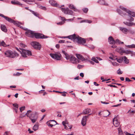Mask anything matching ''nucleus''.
Wrapping results in <instances>:
<instances>
[{
  "instance_id": "62",
  "label": "nucleus",
  "mask_w": 135,
  "mask_h": 135,
  "mask_svg": "<svg viewBox=\"0 0 135 135\" xmlns=\"http://www.w3.org/2000/svg\"><path fill=\"white\" fill-rule=\"evenodd\" d=\"M74 80H78L79 79V76H77L74 78Z\"/></svg>"
},
{
  "instance_id": "21",
  "label": "nucleus",
  "mask_w": 135,
  "mask_h": 135,
  "mask_svg": "<svg viewBox=\"0 0 135 135\" xmlns=\"http://www.w3.org/2000/svg\"><path fill=\"white\" fill-rule=\"evenodd\" d=\"M97 2L100 4L108 6V4L106 3L104 0H99Z\"/></svg>"
},
{
  "instance_id": "13",
  "label": "nucleus",
  "mask_w": 135,
  "mask_h": 135,
  "mask_svg": "<svg viewBox=\"0 0 135 135\" xmlns=\"http://www.w3.org/2000/svg\"><path fill=\"white\" fill-rule=\"evenodd\" d=\"M118 116H115L114 118L113 119V123L114 126L115 127H118L119 124V122L118 121Z\"/></svg>"
},
{
  "instance_id": "28",
  "label": "nucleus",
  "mask_w": 135,
  "mask_h": 135,
  "mask_svg": "<svg viewBox=\"0 0 135 135\" xmlns=\"http://www.w3.org/2000/svg\"><path fill=\"white\" fill-rule=\"evenodd\" d=\"M11 3L13 4H20L21 3L17 1H12Z\"/></svg>"
},
{
  "instance_id": "57",
  "label": "nucleus",
  "mask_w": 135,
  "mask_h": 135,
  "mask_svg": "<svg viewBox=\"0 0 135 135\" xmlns=\"http://www.w3.org/2000/svg\"><path fill=\"white\" fill-rule=\"evenodd\" d=\"M94 84L95 85L97 86H98L99 85V84H97L95 82H94Z\"/></svg>"
},
{
  "instance_id": "45",
  "label": "nucleus",
  "mask_w": 135,
  "mask_h": 135,
  "mask_svg": "<svg viewBox=\"0 0 135 135\" xmlns=\"http://www.w3.org/2000/svg\"><path fill=\"white\" fill-rule=\"evenodd\" d=\"M68 14L72 15L73 14V12L70 10L68 9Z\"/></svg>"
},
{
  "instance_id": "29",
  "label": "nucleus",
  "mask_w": 135,
  "mask_h": 135,
  "mask_svg": "<svg viewBox=\"0 0 135 135\" xmlns=\"http://www.w3.org/2000/svg\"><path fill=\"white\" fill-rule=\"evenodd\" d=\"M38 124H35L33 126L32 129L35 131H36L38 129Z\"/></svg>"
},
{
  "instance_id": "26",
  "label": "nucleus",
  "mask_w": 135,
  "mask_h": 135,
  "mask_svg": "<svg viewBox=\"0 0 135 135\" xmlns=\"http://www.w3.org/2000/svg\"><path fill=\"white\" fill-rule=\"evenodd\" d=\"M69 7L70 9L73 10L74 11H77V10L75 9V7L72 4H69L68 6Z\"/></svg>"
},
{
  "instance_id": "59",
  "label": "nucleus",
  "mask_w": 135,
  "mask_h": 135,
  "mask_svg": "<svg viewBox=\"0 0 135 135\" xmlns=\"http://www.w3.org/2000/svg\"><path fill=\"white\" fill-rule=\"evenodd\" d=\"M115 42H118L119 44L120 43V41L118 39L116 40L115 41Z\"/></svg>"
},
{
  "instance_id": "52",
  "label": "nucleus",
  "mask_w": 135,
  "mask_h": 135,
  "mask_svg": "<svg viewBox=\"0 0 135 135\" xmlns=\"http://www.w3.org/2000/svg\"><path fill=\"white\" fill-rule=\"evenodd\" d=\"M126 81H128V82H130L132 81V80H130L128 78H126L125 79Z\"/></svg>"
},
{
  "instance_id": "43",
  "label": "nucleus",
  "mask_w": 135,
  "mask_h": 135,
  "mask_svg": "<svg viewBox=\"0 0 135 135\" xmlns=\"http://www.w3.org/2000/svg\"><path fill=\"white\" fill-rule=\"evenodd\" d=\"M130 54L132 56H135V52H134L131 51Z\"/></svg>"
},
{
  "instance_id": "34",
  "label": "nucleus",
  "mask_w": 135,
  "mask_h": 135,
  "mask_svg": "<svg viewBox=\"0 0 135 135\" xmlns=\"http://www.w3.org/2000/svg\"><path fill=\"white\" fill-rule=\"evenodd\" d=\"M30 11L31 12V13L34 15L36 17H38L39 16V14L37 12H36L30 10Z\"/></svg>"
},
{
  "instance_id": "46",
  "label": "nucleus",
  "mask_w": 135,
  "mask_h": 135,
  "mask_svg": "<svg viewBox=\"0 0 135 135\" xmlns=\"http://www.w3.org/2000/svg\"><path fill=\"white\" fill-rule=\"evenodd\" d=\"M111 63L112 65L114 66H118L119 65V64L117 63L116 62H111Z\"/></svg>"
},
{
  "instance_id": "5",
  "label": "nucleus",
  "mask_w": 135,
  "mask_h": 135,
  "mask_svg": "<svg viewBox=\"0 0 135 135\" xmlns=\"http://www.w3.org/2000/svg\"><path fill=\"white\" fill-rule=\"evenodd\" d=\"M127 20L129 22H128L126 21L123 22V23L126 26H131L133 25H135V23L132 22L134 20V18L132 17H127Z\"/></svg>"
},
{
  "instance_id": "38",
  "label": "nucleus",
  "mask_w": 135,
  "mask_h": 135,
  "mask_svg": "<svg viewBox=\"0 0 135 135\" xmlns=\"http://www.w3.org/2000/svg\"><path fill=\"white\" fill-rule=\"evenodd\" d=\"M128 32H129L130 34L132 35L134 34L135 32L134 30H128Z\"/></svg>"
},
{
  "instance_id": "25",
  "label": "nucleus",
  "mask_w": 135,
  "mask_h": 135,
  "mask_svg": "<svg viewBox=\"0 0 135 135\" xmlns=\"http://www.w3.org/2000/svg\"><path fill=\"white\" fill-rule=\"evenodd\" d=\"M117 12L121 15L123 16L126 15V13L122 11L120 9H117Z\"/></svg>"
},
{
  "instance_id": "58",
  "label": "nucleus",
  "mask_w": 135,
  "mask_h": 135,
  "mask_svg": "<svg viewBox=\"0 0 135 135\" xmlns=\"http://www.w3.org/2000/svg\"><path fill=\"white\" fill-rule=\"evenodd\" d=\"M101 103L105 104H108L109 103L106 102H104L103 101H101Z\"/></svg>"
},
{
  "instance_id": "22",
  "label": "nucleus",
  "mask_w": 135,
  "mask_h": 135,
  "mask_svg": "<svg viewBox=\"0 0 135 135\" xmlns=\"http://www.w3.org/2000/svg\"><path fill=\"white\" fill-rule=\"evenodd\" d=\"M60 17L61 18L60 19L62 20V21L59 22L57 23V24L58 25H61L63 24L65 22V21L66 20L64 17H62L60 16Z\"/></svg>"
},
{
  "instance_id": "42",
  "label": "nucleus",
  "mask_w": 135,
  "mask_h": 135,
  "mask_svg": "<svg viewBox=\"0 0 135 135\" xmlns=\"http://www.w3.org/2000/svg\"><path fill=\"white\" fill-rule=\"evenodd\" d=\"M117 73L118 74L120 75L122 74L123 72L120 70V69H119L117 70Z\"/></svg>"
},
{
  "instance_id": "8",
  "label": "nucleus",
  "mask_w": 135,
  "mask_h": 135,
  "mask_svg": "<svg viewBox=\"0 0 135 135\" xmlns=\"http://www.w3.org/2000/svg\"><path fill=\"white\" fill-rule=\"evenodd\" d=\"M29 117L32 123L35 122L37 120L38 117L36 113H33L30 114Z\"/></svg>"
},
{
  "instance_id": "17",
  "label": "nucleus",
  "mask_w": 135,
  "mask_h": 135,
  "mask_svg": "<svg viewBox=\"0 0 135 135\" xmlns=\"http://www.w3.org/2000/svg\"><path fill=\"white\" fill-rule=\"evenodd\" d=\"M119 30L124 34H127L128 31V29L122 27H119Z\"/></svg>"
},
{
  "instance_id": "19",
  "label": "nucleus",
  "mask_w": 135,
  "mask_h": 135,
  "mask_svg": "<svg viewBox=\"0 0 135 135\" xmlns=\"http://www.w3.org/2000/svg\"><path fill=\"white\" fill-rule=\"evenodd\" d=\"M78 35H76L75 34L72 35H70L68 36V38L71 40H73L74 41H75L76 40V38H77Z\"/></svg>"
},
{
  "instance_id": "47",
  "label": "nucleus",
  "mask_w": 135,
  "mask_h": 135,
  "mask_svg": "<svg viewBox=\"0 0 135 135\" xmlns=\"http://www.w3.org/2000/svg\"><path fill=\"white\" fill-rule=\"evenodd\" d=\"M20 46L22 47H25L26 46V45L23 44L21 43L20 44Z\"/></svg>"
},
{
  "instance_id": "32",
  "label": "nucleus",
  "mask_w": 135,
  "mask_h": 135,
  "mask_svg": "<svg viewBox=\"0 0 135 135\" xmlns=\"http://www.w3.org/2000/svg\"><path fill=\"white\" fill-rule=\"evenodd\" d=\"M9 45H6L4 41H2L0 42V46H2L4 47H7Z\"/></svg>"
},
{
  "instance_id": "1",
  "label": "nucleus",
  "mask_w": 135,
  "mask_h": 135,
  "mask_svg": "<svg viewBox=\"0 0 135 135\" xmlns=\"http://www.w3.org/2000/svg\"><path fill=\"white\" fill-rule=\"evenodd\" d=\"M49 2L52 6L60 8L62 12L65 14H68V8H65L61 7H62L64 6V5L60 6L54 0H49Z\"/></svg>"
},
{
  "instance_id": "63",
  "label": "nucleus",
  "mask_w": 135,
  "mask_h": 135,
  "mask_svg": "<svg viewBox=\"0 0 135 135\" xmlns=\"http://www.w3.org/2000/svg\"><path fill=\"white\" fill-rule=\"evenodd\" d=\"M56 47L57 49H59L60 47V45L59 44H57L56 45Z\"/></svg>"
},
{
  "instance_id": "27",
  "label": "nucleus",
  "mask_w": 135,
  "mask_h": 135,
  "mask_svg": "<svg viewBox=\"0 0 135 135\" xmlns=\"http://www.w3.org/2000/svg\"><path fill=\"white\" fill-rule=\"evenodd\" d=\"M115 59L117 60V61L119 63H121L123 60V57H121L119 58H116Z\"/></svg>"
},
{
  "instance_id": "14",
  "label": "nucleus",
  "mask_w": 135,
  "mask_h": 135,
  "mask_svg": "<svg viewBox=\"0 0 135 135\" xmlns=\"http://www.w3.org/2000/svg\"><path fill=\"white\" fill-rule=\"evenodd\" d=\"M26 36L29 37H34V33L32 31L27 30L25 32Z\"/></svg>"
},
{
  "instance_id": "18",
  "label": "nucleus",
  "mask_w": 135,
  "mask_h": 135,
  "mask_svg": "<svg viewBox=\"0 0 135 135\" xmlns=\"http://www.w3.org/2000/svg\"><path fill=\"white\" fill-rule=\"evenodd\" d=\"M87 119V117H86V115L83 117V118L81 121V124L83 126L85 125Z\"/></svg>"
},
{
  "instance_id": "44",
  "label": "nucleus",
  "mask_w": 135,
  "mask_h": 135,
  "mask_svg": "<svg viewBox=\"0 0 135 135\" xmlns=\"http://www.w3.org/2000/svg\"><path fill=\"white\" fill-rule=\"evenodd\" d=\"M25 106L20 107V109L21 112L23 110H24L25 109Z\"/></svg>"
},
{
  "instance_id": "60",
  "label": "nucleus",
  "mask_w": 135,
  "mask_h": 135,
  "mask_svg": "<svg viewBox=\"0 0 135 135\" xmlns=\"http://www.w3.org/2000/svg\"><path fill=\"white\" fill-rule=\"evenodd\" d=\"M125 134L126 135H133L134 134H131L128 133L127 132H126L125 133Z\"/></svg>"
},
{
  "instance_id": "49",
  "label": "nucleus",
  "mask_w": 135,
  "mask_h": 135,
  "mask_svg": "<svg viewBox=\"0 0 135 135\" xmlns=\"http://www.w3.org/2000/svg\"><path fill=\"white\" fill-rule=\"evenodd\" d=\"M13 106L15 108H18V104L16 103L13 104Z\"/></svg>"
},
{
  "instance_id": "35",
  "label": "nucleus",
  "mask_w": 135,
  "mask_h": 135,
  "mask_svg": "<svg viewBox=\"0 0 135 135\" xmlns=\"http://www.w3.org/2000/svg\"><path fill=\"white\" fill-rule=\"evenodd\" d=\"M67 124V123L66 122V121H63L62 122V124L64 126L65 128L66 129H67V127L66 125Z\"/></svg>"
},
{
  "instance_id": "4",
  "label": "nucleus",
  "mask_w": 135,
  "mask_h": 135,
  "mask_svg": "<svg viewBox=\"0 0 135 135\" xmlns=\"http://www.w3.org/2000/svg\"><path fill=\"white\" fill-rule=\"evenodd\" d=\"M4 54L6 56L11 58H13L18 55V54L13 52L11 51L8 50L4 52Z\"/></svg>"
},
{
  "instance_id": "2",
  "label": "nucleus",
  "mask_w": 135,
  "mask_h": 135,
  "mask_svg": "<svg viewBox=\"0 0 135 135\" xmlns=\"http://www.w3.org/2000/svg\"><path fill=\"white\" fill-rule=\"evenodd\" d=\"M16 48L17 51L20 52L22 57H27L28 56L32 55L31 52L29 50L19 48V49L17 47H16Z\"/></svg>"
},
{
  "instance_id": "11",
  "label": "nucleus",
  "mask_w": 135,
  "mask_h": 135,
  "mask_svg": "<svg viewBox=\"0 0 135 135\" xmlns=\"http://www.w3.org/2000/svg\"><path fill=\"white\" fill-rule=\"evenodd\" d=\"M76 41L78 43L80 44H84L85 43L86 41L84 38H82L78 36H77V38H76Z\"/></svg>"
},
{
  "instance_id": "61",
  "label": "nucleus",
  "mask_w": 135,
  "mask_h": 135,
  "mask_svg": "<svg viewBox=\"0 0 135 135\" xmlns=\"http://www.w3.org/2000/svg\"><path fill=\"white\" fill-rule=\"evenodd\" d=\"M80 75L82 77H83L84 76V74L83 73H81L80 74Z\"/></svg>"
},
{
  "instance_id": "33",
  "label": "nucleus",
  "mask_w": 135,
  "mask_h": 135,
  "mask_svg": "<svg viewBox=\"0 0 135 135\" xmlns=\"http://www.w3.org/2000/svg\"><path fill=\"white\" fill-rule=\"evenodd\" d=\"M50 121H51V122H54L56 123V124H55L53 125L52 124H50V123H48V124H47L48 126H50L51 127H52L53 126H54V125H55L56 124H57L56 123V122L55 121V120H51Z\"/></svg>"
},
{
  "instance_id": "54",
  "label": "nucleus",
  "mask_w": 135,
  "mask_h": 135,
  "mask_svg": "<svg viewBox=\"0 0 135 135\" xmlns=\"http://www.w3.org/2000/svg\"><path fill=\"white\" fill-rule=\"evenodd\" d=\"M28 131L29 132V133H32L33 132V131H31L30 128L28 129Z\"/></svg>"
},
{
  "instance_id": "41",
  "label": "nucleus",
  "mask_w": 135,
  "mask_h": 135,
  "mask_svg": "<svg viewBox=\"0 0 135 135\" xmlns=\"http://www.w3.org/2000/svg\"><path fill=\"white\" fill-rule=\"evenodd\" d=\"M131 110H129L128 112L127 113H129L130 114H131L132 113V115H133V114L135 113V110H133L130 111Z\"/></svg>"
},
{
  "instance_id": "30",
  "label": "nucleus",
  "mask_w": 135,
  "mask_h": 135,
  "mask_svg": "<svg viewBox=\"0 0 135 135\" xmlns=\"http://www.w3.org/2000/svg\"><path fill=\"white\" fill-rule=\"evenodd\" d=\"M123 60L124 61V62L127 64L129 63V60L128 59L127 57L126 56H124L123 57Z\"/></svg>"
},
{
  "instance_id": "37",
  "label": "nucleus",
  "mask_w": 135,
  "mask_h": 135,
  "mask_svg": "<svg viewBox=\"0 0 135 135\" xmlns=\"http://www.w3.org/2000/svg\"><path fill=\"white\" fill-rule=\"evenodd\" d=\"M127 47L129 48H135V45L134 44H132L130 45H128Z\"/></svg>"
},
{
  "instance_id": "24",
  "label": "nucleus",
  "mask_w": 135,
  "mask_h": 135,
  "mask_svg": "<svg viewBox=\"0 0 135 135\" xmlns=\"http://www.w3.org/2000/svg\"><path fill=\"white\" fill-rule=\"evenodd\" d=\"M1 28L2 30L4 32H6L7 31V29L4 25H2L1 26Z\"/></svg>"
},
{
  "instance_id": "48",
  "label": "nucleus",
  "mask_w": 135,
  "mask_h": 135,
  "mask_svg": "<svg viewBox=\"0 0 135 135\" xmlns=\"http://www.w3.org/2000/svg\"><path fill=\"white\" fill-rule=\"evenodd\" d=\"M31 111L30 110H28L27 113L25 115L27 116L28 117H29V114L30 113H31Z\"/></svg>"
},
{
  "instance_id": "31",
  "label": "nucleus",
  "mask_w": 135,
  "mask_h": 135,
  "mask_svg": "<svg viewBox=\"0 0 135 135\" xmlns=\"http://www.w3.org/2000/svg\"><path fill=\"white\" fill-rule=\"evenodd\" d=\"M92 21L89 20H82L80 22V23H83V22H86V23H91L92 22Z\"/></svg>"
},
{
  "instance_id": "55",
  "label": "nucleus",
  "mask_w": 135,
  "mask_h": 135,
  "mask_svg": "<svg viewBox=\"0 0 135 135\" xmlns=\"http://www.w3.org/2000/svg\"><path fill=\"white\" fill-rule=\"evenodd\" d=\"M65 41L64 40H60L59 41V43H64Z\"/></svg>"
},
{
  "instance_id": "23",
  "label": "nucleus",
  "mask_w": 135,
  "mask_h": 135,
  "mask_svg": "<svg viewBox=\"0 0 135 135\" xmlns=\"http://www.w3.org/2000/svg\"><path fill=\"white\" fill-rule=\"evenodd\" d=\"M91 112V109L88 108L84 110H83V112L82 113L84 114H86L89 113H90Z\"/></svg>"
},
{
  "instance_id": "3",
  "label": "nucleus",
  "mask_w": 135,
  "mask_h": 135,
  "mask_svg": "<svg viewBox=\"0 0 135 135\" xmlns=\"http://www.w3.org/2000/svg\"><path fill=\"white\" fill-rule=\"evenodd\" d=\"M0 16L4 18L6 20L8 21L9 22L13 23L14 24V25L16 26H17L18 27H20L21 28L24 29L22 26H20V25L21 23L20 22L17 21H14L12 19L0 13Z\"/></svg>"
},
{
  "instance_id": "12",
  "label": "nucleus",
  "mask_w": 135,
  "mask_h": 135,
  "mask_svg": "<svg viewBox=\"0 0 135 135\" xmlns=\"http://www.w3.org/2000/svg\"><path fill=\"white\" fill-rule=\"evenodd\" d=\"M34 36L36 38H46L48 37L46 36H45L42 34L39 33H35Z\"/></svg>"
},
{
  "instance_id": "16",
  "label": "nucleus",
  "mask_w": 135,
  "mask_h": 135,
  "mask_svg": "<svg viewBox=\"0 0 135 135\" xmlns=\"http://www.w3.org/2000/svg\"><path fill=\"white\" fill-rule=\"evenodd\" d=\"M108 42L109 44L111 45L114 44L115 43V41L112 37L110 36L108 38Z\"/></svg>"
},
{
  "instance_id": "51",
  "label": "nucleus",
  "mask_w": 135,
  "mask_h": 135,
  "mask_svg": "<svg viewBox=\"0 0 135 135\" xmlns=\"http://www.w3.org/2000/svg\"><path fill=\"white\" fill-rule=\"evenodd\" d=\"M83 66L80 65H78L77 66V68L79 69H80L83 68Z\"/></svg>"
},
{
  "instance_id": "20",
  "label": "nucleus",
  "mask_w": 135,
  "mask_h": 135,
  "mask_svg": "<svg viewBox=\"0 0 135 135\" xmlns=\"http://www.w3.org/2000/svg\"><path fill=\"white\" fill-rule=\"evenodd\" d=\"M76 57L78 59L81 60L82 61H84L86 60V59L84 58V57L81 55L79 54H76Z\"/></svg>"
},
{
  "instance_id": "6",
  "label": "nucleus",
  "mask_w": 135,
  "mask_h": 135,
  "mask_svg": "<svg viewBox=\"0 0 135 135\" xmlns=\"http://www.w3.org/2000/svg\"><path fill=\"white\" fill-rule=\"evenodd\" d=\"M120 8L123 10L124 11L128 13V17H135V12L130 11L128 10H127L124 7H123L122 6H120Z\"/></svg>"
},
{
  "instance_id": "36",
  "label": "nucleus",
  "mask_w": 135,
  "mask_h": 135,
  "mask_svg": "<svg viewBox=\"0 0 135 135\" xmlns=\"http://www.w3.org/2000/svg\"><path fill=\"white\" fill-rule=\"evenodd\" d=\"M62 52L63 54H64L65 55L64 57H65L67 60H68V56L67 53H66L65 51L64 50H62Z\"/></svg>"
},
{
  "instance_id": "50",
  "label": "nucleus",
  "mask_w": 135,
  "mask_h": 135,
  "mask_svg": "<svg viewBox=\"0 0 135 135\" xmlns=\"http://www.w3.org/2000/svg\"><path fill=\"white\" fill-rule=\"evenodd\" d=\"M118 131L119 133L120 134H121L122 133L121 129L120 128H118Z\"/></svg>"
},
{
  "instance_id": "40",
  "label": "nucleus",
  "mask_w": 135,
  "mask_h": 135,
  "mask_svg": "<svg viewBox=\"0 0 135 135\" xmlns=\"http://www.w3.org/2000/svg\"><path fill=\"white\" fill-rule=\"evenodd\" d=\"M88 9L87 8H83L82 9V10L85 13H86L88 11Z\"/></svg>"
},
{
  "instance_id": "9",
  "label": "nucleus",
  "mask_w": 135,
  "mask_h": 135,
  "mask_svg": "<svg viewBox=\"0 0 135 135\" xmlns=\"http://www.w3.org/2000/svg\"><path fill=\"white\" fill-rule=\"evenodd\" d=\"M50 55L53 59L57 60H60L61 57V54L59 53L56 52L54 54L51 53Z\"/></svg>"
},
{
  "instance_id": "15",
  "label": "nucleus",
  "mask_w": 135,
  "mask_h": 135,
  "mask_svg": "<svg viewBox=\"0 0 135 135\" xmlns=\"http://www.w3.org/2000/svg\"><path fill=\"white\" fill-rule=\"evenodd\" d=\"M117 51L119 52V53L121 54H122V53H125L127 54H130V52H131V51L130 50H127V51H125L124 50H122V48H117Z\"/></svg>"
},
{
  "instance_id": "64",
  "label": "nucleus",
  "mask_w": 135,
  "mask_h": 135,
  "mask_svg": "<svg viewBox=\"0 0 135 135\" xmlns=\"http://www.w3.org/2000/svg\"><path fill=\"white\" fill-rule=\"evenodd\" d=\"M8 132L7 131L5 132L3 135H8Z\"/></svg>"
},
{
  "instance_id": "39",
  "label": "nucleus",
  "mask_w": 135,
  "mask_h": 135,
  "mask_svg": "<svg viewBox=\"0 0 135 135\" xmlns=\"http://www.w3.org/2000/svg\"><path fill=\"white\" fill-rule=\"evenodd\" d=\"M91 60L96 63H98L99 62L95 57H92L91 59Z\"/></svg>"
},
{
  "instance_id": "7",
  "label": "nucleus",
  "mask_w": 135,
  "mask_h": 135,
  "mask_svg": "<svg viewBox=\"0 0 135 135\" xmlns=\"http://www.w3.org/2000/svg\"><path fill=\"white\" fill-rule=\"evenodd\" d=\"M69 59L70 61L72 63L74 64L79 63L80 61L73 56L68 55V60Z\"/></svg>"
},
{
  "instance_id": "56",
  "label": "nucleus",
  "mask_w": 135,
  "mask_h": 135,
  "mask_svg": "<svg viewBox=\"0 0 135 135\" xmlns=\"http://www.w3.org/2000/svg\"><path fill=\"white\" fill-rule=\"evenodd\" d=\"M65 93L67 94V93L66 92L64 91L63 93H62L61 95L63 96H66V94Z\"/></svg>"
},
{
  "instance_id": "10",
  "label": "nucleus",
  "mask_w": 135,
  "mask_h": 135,
  "mask_svg": "<svg viewBox=\"0 0 135 135\" xmlns=\"http://www.w3.org/2000/svg\"><path fill=\"white\" fill-rule=\"evenodd\" d=\"M31 45L35 49L40 50L41 48V45L37 42H32L31 43Z\"/></svg>"
},
{
  "instance_id": "53",
  "label": "nucleus",
  "mask_w": 135,
  "mask_h": 135,
  "mask_svg": "<svg viewBox=\"0 0 135 135\" xmlns=\"http://www.w3.org/2000/svg\"><path fill=\"white\" fill-rule=\"evenodd\" d=\"M108 86H110V87H113L114 88H117V86H116L115 85H112L109 84L108 85Z\"/></svg>"
}]
</instances>
